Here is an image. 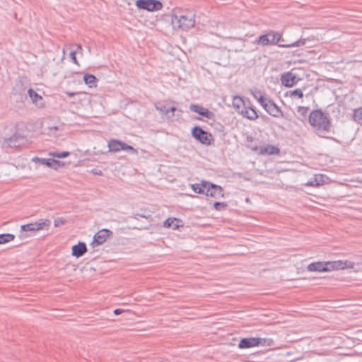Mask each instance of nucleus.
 Returning a JSON list of instances; mask_svg holds the SVG:
<instances>
[{
  "mask_svg": "<svg viewBox=\"0 0 362 362\" xmlns=\"http://www.w3.org/2000/svg\"><path fill=\"white\" fill-rule=\"evenodd\" d=\"M66 94L69 96V97H73L74 95V93H66Z\"/></svg>",
  "mask_w": 362,
  "mask_h": 362,
  "instance_id": "44",
  "label": "nucleus"
},
{
  "mask_svg": "<svg viewBox=\"0 0 362 362\" xmlns=\"http://www.w3.org/2000/svg\"><path fill=\"white\" fill-rule=\"evenodd\" d=\"M32 160L35 163H39L41 165H46L50 168H52V158H42L35 156L32 158Z\"/></svg>",
  "mask_w": 362,
  "mask_h": 362,
  "instance_id": "23",
  "label": "nucleus"
},
{
  "mask_svg": "<svg viewBox=\"0 0 362 362\" xmlns=\"http://www.w3.org/2000/svg\"><path fill=\"white\" fill-rule=\"evenodd\" d=\"M328 180V177L325 175L316 174L305 184V185L310 187H319L327 183Z\"/></svg>",
  "mask_w": 362,
  "mask_h": 362,
  "instance_id": "11",
  "label": "nucleus"
},
{
  "mask_svg": "<svg viewBox=\"0 0 362 362\" xmlns=\"http://www.w3.org/2000/svg\"><path fill=\"white\" fill-rule=\"evenodd\" d=\"M205 195L215 199L223 197V189L219 185L208 182Z\"/></svg>",
  "mask_w": 362,
  "mask_h": 362,
  "instance_id": "8",
  "label": "nucleus"
},
{
  "mask_svg": "<svg viewBox=\"0 0 362 362\" xmlns=\"http://www.w3.org/2000/svg\"><path fill=\"white\" fill-rule=\"evenodd\" d=\"M19 138H20L19 134H14L13 135H12L11 136H10L8 138H4L2 145L4 147H6V148L16 147L18 146Z\"/></svg>",
  "mask_w": 362,
  "mask_h": 362,
  "instance_id": "16",
  "label": "nucleus"
},
{
  "mask_svg": "<svg viewBox=\"0 0 362 362\" xmlns=\"http://www.w3.org/2000/svg\"><path fill=\"white\" fill-rule=\"evenodd\" d=\"M192 136L201 144L209 146L214 141L211 134L204 131L199 126H195L192 129Z\"/></svg>",
  "mask_w": 362,
  "mask_h": 362,
  "instance_id": "5",
  "label": "nucleus"
},
{
  "mask_svg": "<svg viewBox=\"0 0 362 362\" xmlns=\"http://www.w3.org/2000/svg\"><path fill=\"white\" fill-rule=\"evenodd\" d=\"M208 181L202 180L201 183L191 185L192 190L197 194H205Z\"/></svg>",
  "mask_w": 362,
  "mask_h": 362,
  "instance_id": "17",
  "label": "nucleus"
},
{
  "mask_svg": "<svg viewBox=\"0 0 362 362\" xmlns=\"http://www.w3.org/2000/svg\"><path fill=\"white\" fill-rule=\"evenodd\" d=\"M258 337L243 338L238 344V348L240 349H245L258 346Z\"/></svg>",
  "mask_w": 362,
  "mask_h": 362,
  "instance_id": "12",
  "label": "nucleus"
},
{
  "mask_svg": "<svg viewBox=\"0 0 362 362\" xmlns=\"http://www.w3.org/2000/svg\"><path fill=\"white\" fill-rule=\"evenodd\" d=\"M30 98L32 99L33 102L37 103L38 100H42V97L40 96L38 93H37L32 88H30L28 91Z\"/></svg>",
  "mask_w": 362,
  "mask_h": 362,
  "instance_id": "29",
  "label": "nucleus"
},
{
  "mask_svg": "<svg viewBox=\"0 0 362 362\" xmlns=\"http://www.w3.org/2000/svg\"><path fill=\"white\" fill-rule=\"evenodd\" d=\"M297 96L299 98H302L303 97V93L301 89L297 88L293 90H290L286 92V96Z\"/></svg>",
  "mask_w": 362,
  "mask_h": 362,
  "instance_id": "30",
  "label": "nucleus"
},
{
  "mask_svg": "<svg viewBox=\"0 0 362 362\" xmlns=\"http://www.w3.org/2000/svg\"><path fill=\"white\" fill-rule=\"evenodd\" d=\"M175 110H176V107H169V108H168V114L171 112L173 114V115L174 112H175Z\"/></svg>",
  "mask_w": 362,
  "mask_h": 362,
  "instance_id": "41",
  "label": "nucleus"
},
{
  "mask_svg": "<svg viewBox=\"0 0 362 362\" xmlns=\"http://www.w3.org/2000/svg\"><path fill=\"white\" fill-rule=\"evenodd\" d=\"M52 129H57V127H54Z\"/></svg>",
  "mask_w": 362,
  "mask_h": 362,
  "instance_id": "49",
  "label": "nucleus"
},
{
  "mask_svg": "<svg viewBox=\"0 0 362 362\" xmlns=\"http://www.w3.org/2000/svg\"><path fill=\"white\" fill-rule=\"evenodd\" d=\"M122 141L117 139H110L108 141L109 151L117 152L122 148Z\"/></svg>",
  "mask_w": 362,
  "mask_h": 362,
  "instance_id": "19",
  "label": "nucleus"
},
{
  "mask_svg": "<svg viewBox=\"0 0 362 362\" xmlns=\"http://www.w3.org/2000/svg\"><path fill=\"white\" fill-rule=\"evenodd\" d=\"M243 117H246L250 120H255L258 118V115L256 110L251 107H243L240 112Z\"/></svg>",
  "mask_w": 362,
  "mask_h": 362,
  "instance_id": "15",
  "label": "nucleus"
},
{
  "mask_svg": "<svg viewBox=\"0 0 362 362\" xmlns=\"http://www.w3.org/2000/svg\"><path fill=\"white\" fill-rule=\"evenodd\" d=\"M281 84L286 87H292L296 83V76L291 71L283 74L281 76Z\"/></svg>",
  "mask_w": 362,
  "mask_h": 362,
  "instance_id": "10",
  "label": "nucleus"
},
{
  "mask_svg": "<svg viewBox=\"0 0 362 362\" xmlns=\"http://www.w3.org/2000/svg\"><path fill=\"white\" fill-rule=\"evenodd\" d=\"M280 42H284L281 34L274 31H270L264 35H262L256 40V42L262 46L276 45L279 47L284 48L303 46L305 44L306 40L305 38H300V40L290 44H280Z\"/></svg>",
  "mask_w": 362,
  "mask_h": 362,
  "instance_id": "1",
  "label": "nucleus"
},
{
  "mask_svg": "<svg viewBox=\"0 0 362 362\" xmlns=\"http://www.w3.org/2000/svg\"><path fill=\"white\" fill-rule=\"evenodd\" d=\"M247 141H249V140L252 141V137H249V136H247Z\"/></svg>",
  "mask_w": 362,
  "mask_h": 362,
  "instance_id": "47",
  "label": "nucleus"
},
{
  "mask_svg": "<svg viewBox=\"0 0 362 362\" xmlns=\"http://www.w3.org/2000/svg\"><path fill=\"white\" fill-rule=\"evenodd\" d=\"M180 220L176 218H167L163 223V226L165 228H173V229H177L178 228L179 226L177 224H174V222H178Z\"/></svg>",
  "mask_w": 362,
  "mask_h": 362,
  "instance_id": "25",
  "label": "nucleus"
},
{
  "mask_svg": "<svg viewBox=\"0 0 362 362\" xmlns=\"http://www.w3.org/2000/svg\"><path fill=\"white\" fill-rule=\"evenodd\" d=\"M15 235L11 233H3L0 234V244L7 243L10 241L13 240Z\"/></svg>",
  "mask_w": 362,
  "mask_h": 362,
  "instance_id": "28",
  "label": "nucleus"
},
{
  "mask_svg": "<svg viewBox=\"0 0 362 362\" xmlns=\"http://www.w3.org/2000/svg\"><path fill=\"white\" fill-rule=\"evenodd\" d=\"M189 110L199 114V115H202L209 119H210L213 115V113L208 109L196 104H191L189 106Z\"/></svg>",
  "mask_w": 362,
  "mask_h": 362,
  "instance_id": "13",
  "label": "nucleus"
},
{
  "mask_svg": "<svg viewBox=\"0 0 362 362\" xmlns=\"http://www.w3.org/2000/svg\"><path fill=\"white\" fill-rule=\"evenodd\" d=\"M77 48H78V49H82V47L81 45H78Z\"/></svg>",
  "mask_w": 362,
  "mask_h": 362,
  "instance_id": "46",
  "label": "nucleus"
},
{
  "mask_svg": "<svg viewBox=\"0 0 362 362\" xmlns=\"http://www.w3.org/2000/svg\"><path fill=\"white\" fill-rule=\"evenodd\" d=\"M18 237L21 238V239H23L25 238L26 236L25 235V234L23 233H21V234H19Z\"/></svg>",
  "mask_w": 362,
  "mask_h": 362,
  "instance_id": "43",
  "label": "nucleus"
},
{
  "mask_svg": "<svg viewBox=\"0 0 362 362\" xmlns=\"http://www.w3.org/2000/svg\"><path fill=\"white\" fill-rule=\"evenodd\" d=\"M123 313V310H122V309L117 308V309H115V310H114V313H115L116 315H119V314H121V313Z\"/></svg>",
  "mask_w": 362,
  "mask_h": 362,
  "instance_id": "42",
  "label": "nucleus"
},
{
  "mask_svg": "<svg viewBox=\"0 0 362 362\" xmlns=\"http://www.w3.org/2000/svg\"><path fill=\"white\" fill-rule=\"evenodd\" d=\"M308 122L320 132H329L332 127L330 119L321 110H313L310 113Z\"/></svg>",
  "mask_w": 362,
  "mask_h": 362,
  "instance_id": "3",
  "label": "nucleus"
},
{
  "mask_svg": "<svg viewBox=\"0 0 362 362\" xmlns=\"http://www.w3.org/2000/svg\"><path fill=\"white\" fill-rule=\"evenodd\" d=\"M156 109L159 111L160 112H162L164 115H168V108L165 105H155Z\"/></svg>",
  "mask_w": 362,
  "mask_h": 362,
  "instance_id": "36",
  "label": "nucleus"
},
{
  "mask_svg": "<svg viewBox=\"0 0 362 362\" xmlns=\"http://www.w3.org/2000/svg\"><path fill=\"white\" fill-rule=\"evenodd\" d=\"M122 150H124V151H133V152H135L136 150L135 148L132 146H129L127 144L123 142L122 143Z\"/></svg>",
  "mask_w": 362,
  "mask_h": 362,
  "instance_id": "38",
  "label": "nucleus"
},
{
  "mask_svg": "<svg viewBox=\"0 0 362 362\" xmlns=\"http://www.w3.org/2000/svg\"><path fill=\"white\" fill-rule=\"evenodd\" d=\"M49 155L54 158H64L70 155V153L69 151H62L61 153L54 151V152H50Z\"/></svg>",
  "mask_w": 362,
  "mask_h": 362,
  "instance_id": "31",
  "label": "nucleus"
},
{
  "mask_svg": "<svg viewBox=\"0 0 362 362\" xmlns=\"http://www.w3.org/2000/svg\"><path fill=\"white\" fill-rule=\"evenodd\" d=\"M263 108L274 117L279 118L284 116L281 108L271 99L263 105Z\"/></svg>",
  "mask_w": 362,
  "mask_h": 362,
  "instance_id": "9",
  "label": "nucleus"
},
{
  "mask_svg": "<svg viewBox=\"0 0 362 362\" xmlns=\"http://www.w3.org/2000/svg\"><path fill=\"white\" fill-rule=\"evenodd\" d=\"M227 207H228V204L226 203H225V202H216L214 204V208L216 211H223V210L226 209Z\"/></svg>",
  "mask_w": 362,
  "mask_h": 362,
  "instance_id": "33",
  "label": "nucleus"
},
{
  "mask_svg": "<svg viewBox=\"0 0 362 362\" xmlns=\"http://www.w3.org/2000/svg\"><path fill=\"white\" fill-rule=\"evenodd\" d=\"M87 252V247L85 243L79 242L72 247V255L78 258Z\"/></svg>",
  "mask_w": 362,
  "mask_h": 362,
  "instance_id": "14",
  "label": "nucleus"
},
{
  "mask_svg": "<svg viewBox=\"0 0 362 362\" xmlns=\"http://www.w3.org/2000/svg\"><path fill=\"white\" fill-rule=\"evenodd\" d=\"M354 263L350 261H327L312 262L307 267L309 272H326L332 270L354 268Z\"/></svg>",
  "mask_w": 362,
  "mask_h": 362,
  "instance_id": "2",
  "label": "nucleus"
},
{
  "mask_svg": "<svg viewBox=\"0 0 362 362\" xmlns=\"http://www.w3.org/2000/svg\"><path fill=\"white\" fill-rule=\"evenodd\" d=\"M353 118L355 122L362 126V106L354 110Z\"/></svg>",
  "mask_w": 362,
  "mask_h": 362,
  "instance_id": "26",
  "label": "nucleus"
},
{
  "mask_svg": "<svg viewBox=\"0 0 362 362\" xmlns=\"http://www.w3.org/2000/svg\"><path fill=\"white\" fill-rule=\"evenodd\" d=\"M233 107L236 109V110L240 113L241 109L243 107H246V104L243 98L240 96L234 97L233 100Z\"/></svg>",
  "mask_w": 362,
  "mask_h": 362,
  "instance_id": "22",
  "label": "nucleus"
},
{
  "mask_svg": "<svg viewBox=\"0 0 362 362\" xmlns=\"http://www.w3.org/2000/svg\"><path fill=\"white\" fill-rule=\"evenodd\" d=\"M251 93L253 97L260 103V105L263 107V105L265 104L270 98H267L264 97V93L258 89L251 90Z\"/></svg>",
  "mask_w": 362,
  "mask_h": 362,
  "instance_id": "18",
  "label": "nucleus"
},
{
  "mask_svg": "<svg viewBox=\"0 0 362 362\" xmlns=\"http://www.w3.org/2000/svg\"><path fill=\"white\" fill-rule=\"evenodd\" d=\"M195 14L192 11L178 12L172 16V23L183 30H187L194 26Z\"/></svg>",
  "mask_w": 362,
  "mask_h": 362,
  "instance_id": "4",
  "label": "nucleus"
},
{
  "mask_svg": "<svg viewBox=\"0 0 362 362\" xmlns=\"http://www.w3.org/2000/svg\"><path fill=\"white\" fill-rule=\"evenodd\" d=\"M91 173L93 174H94V175H103L102 170H98V169H95V168L91 170Z\"/></svg>",
  "mask_w": 362,
  "mask_h": 362,
  "instance_id": "40",
  "label": "nucleus"
},
{
  "mask_svg": "<svg viewBox=\"0 0 362 362\" xmlns=\"http://www.w3.org/2000/svg\"><path fill=\"white\" fill-rule=\"evenodd\" d=\"M21 230L22 232L37 231V230H35V226L34 223L21 226Z\"/></svg>",
  "mask_w": 362,
  "mask_h": 362,
  "instance_id": "32",
  "label": "nucleus"
},
{
  "mask_svg": "<svg viewBox=\"0 0 362 362\" xmlns=\"http://www.w3.org/2000/svg\"><path fill=\"white\" fill-rule=\"evenodd\" d=\"M65 223H66V220L64 219L63 218H57L54 221V225L55 227H59Z\"/></svg>",
  "mask_w": 362,
  "mask_h": 362,
  "instance_id": "37",
  "label": "nucleus"
},
{
  "mask_svg": "<svg viewBox=\"0 0 362 362\" xmlns=\"http://www.w3.org/2000/svg\"><path fill=\"white\" fill-rule=\"evenodd\" d=\"M258 346H272L275 344L274 340L271 338H259L258 337Z\"/></svg>",
  "mask_w": 362,
  "mask_h": 362,
  "instance_id": "27",
  "label": "nucleus"
},
{
  "mask_svg": "<svg viewBox=\"0 0 362 362\" xmlns=\"http://www.w3.org/2000/svg\"><path fill=\"white\" fill-rule=\"evenodd\" d=\"M112 235L113 233L110 230L106 228L101 229L94 235L91 245L93 247L100 245L103 244L109 237L112 236Z\"/></svg>",
  "mask_w": 362,
  "mask_h": 362,
  "instance_id": "7",
  "label": "nucleus"
},
{
  "mask_svg": "<svg viewBox=\"0 0 362 362\" xmlns=\"http://www.w3.org/2000/svg\"><path fill=\"white\" fill-rule=\"evenodd\" d=\"M136 6L139 9L148 11H157L163 8L162 3L158 0H137Z\"/></svg>",
  "mask_w": 362,
  "mask_h": 362,
  "instance_id": "6",
  "label": "nucleus"
},
{
  "mask_svg": "<svg viewBox=\"0 0 362 362\" xmlns=\"http://www.w3.org/2000/svg\"><path fill=\"white\" fill-rule=\"evenodd\" d=\"M64 163L58 160L52 159V169L57 170L59 168L64 167Z\"/></svg>",
  "mask_w": 362,
  "mask_h": 362,
  "instance_id": "34",
  "label": "nucleus"
},
{
  "mask_svg": "<svg viewBox=\"0 0 362 362\" xmlns=\"http://www.w3.org/2000/svg\"><path fill=\"white\" fill-rule=\"evenodd\" d=\"M84 83L88 85L90 88L96 87V83L98 78L93 74H86L83 76Z\"/></svg>",
  "mask_w": 362,
  "mask_h": 362,
  "instance_id": "21",
  "label": "nucleus"
},
{
  "mask_svg": "<svg viewBox=\"0 0 362 362\" xmlns=\"http://www.w3.org/2000/svg\"><path fill=\"white\" fill-rule=\"evenodd\" d=\"M308 110V107L299 106L298 107V112L303 117H305L307 115Z\"/></svg>",
  "mask_w": 362,
  "mask_h": 362,
  "instance_id": "35",
  "label": "nucleus"
},
{
  "mask_svg": "<svg viewBox=\"0 0 362 362\" xmlns=\"http://www.w3.org/2000/svg\"><path fill=\"white\" fill-rule=\"evenodd\" d=\"M76 51H72L71 52L70 54H69V57L71 58V59L72 60V62L76 64H78V62L77 61V59H76Z\"/></svg>",
  "mask_w": 362,
  "mask_h": 362,
  "instance_id": "39",
  "label": "nucleus"
},
{
  "mask_svg": "<svg viewBox=\"0 0 362 362\" xmlns=\"http://www.w3.org/2000/svg\"><path fill=\"white\" fill-rule=\"evenodd\" d=\"M251 148H252V149H253V150H255V151L257 150V146H255V147H251Z\"/></svg>",
  "mask_w": 362,
  "mask_h": 362,
  "instance_id": "48",
  "label": "nucleus"
},
{
  "mask_svg": "<svg viewBox=\"0 0 362 362\" xmlns=\"http://www.w3.org/2000/svg\"><path fill=\"white\" fill-rule=\"evenodd\" d=\"M136 216H141V217L148 218V217H147V216H146L145 215L136 214Z\"/></svg>",
  "mask_w": 362,
  "mask_h": 362,
  "instance_id": "45",
  "label": "nucleus"
},
{
  "mask_svg": "<svg viewBox=\"0 0 362 362\" xmlns=\"http://www.w3.org/2000/svg\"><path fill=\"white\" fill-rule=\"evenodd\" d=\"M35 230H40L45 228V227H48L51 221L48 219H40L39 221L35 222Z\"/></svg>",
  "mask_w": 362,
  "mask_h": 362,
  "instance_id": "24",
  "label": "nucleus"
},
{
  "mask_svg": "<svg viewBox=\"0 0 362 362\" xmlns=\"http://www.w3.org/2000/svg\"><path fill=\"white\" fill-rule=\"evenodd\" d=\"M261 154L275 155L279 153V148L273 145H267L260 148Z\"/></svg>",
  "mask_w": 362,
  "mask_h": 362,
  "instance_id": "20",
  "label": "nucleus"
}]
</instances>
